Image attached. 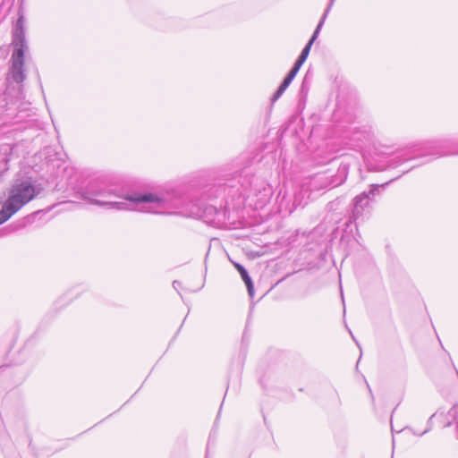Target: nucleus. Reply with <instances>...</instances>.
I'll return each mask as SVG.
<instances>
[{
	"label": "nucleus",
	"mask_w": 458,
	"mask_h": 458,
	"mask_svg": "<svg viewBox=\"0 0 458 458\" xmlns=\"http://www.w3.org/2000/svg\"><path fill=\"white\" fill-rule=\"evenodd\" d=\"M81 197L90 204L117 210H136L160 215L203 216L205 222L219 225L225 212L214 206L203 209L179 190L172 189L158 194L138 192L114 183L90 182L81 191Z\"/></svg>",
	"instance_id": "f257e3e1"
},
{
	"label": "nucleus",
	"mask_w": 458,
	"mask_h": 458,
	"mask_svg": "<svg viewBox=\"0 0 458 458\" xmlns=\"http://www.w3.org/2000/svg\"><path fill=\"white\" fill-rule=\"evenodd\" d=\"M41 188L29 180H16L8 191V197L0 210V225L9 220L26 204L35 199Z\"/></svg>",
	"instance_id": "f03ea898"
},
{
	"label": "nucleus",
	"mask_w": 458,
	"mask_h": 458,
	"mask_svg": "<svg viewBox=\"0 0 458 458\" xmlns=\"http://www.w3.org/2000/svg\"><path fill=\"white\" fill-rule=\"evenodd\" d=\"M12 45L13 46L12 55V75L15 82L21 83L25 80V74L23 72L24 52L28 49L24 17L22 15L16 21L13 31Z\"/></svg>",
	"instance_id": "7ed1b4c3"
},
{
	"label": "nucleus",
	"mask_w": 458,
	"mask_h": 458,
	"mask_svg": "<svg viewBox=\"0 0 458 458\" xmlns=\"http://www.w3.org/2000/svg\"><path fill=\"white\" fill-rule=\"evenodd\" d=\"M384 186L385 184H371L369 191H363L352 199L348 221L350 224L356 222L363 216L366 211H369V202Z\"/></svg>",
	"instance_id": "20e7f679"
},
{
	"label": "nucleus",
	"mask_w": 458,
	"mask_h": 458,
	"mask_svg": "<svg viewBox=\"0 0 458 458\" xmlns=\"http://www.w3.org/2000/svg\"><path fill=\"white\" fill-rule=\"evenodd\" d=\"M233 266L238 270V272L240 273L242 280L244 281V283H245V284L247 286L248 293L252 298L253 295H254V286H253L252 280H251L250 276L248 274V271L244 268L243 266H242L239 263L234 262Z\"/></svg>",
	"instance_id": "39448f33"
},
{
	"label": "nucleus",
	"mask_w": 458,
	"mask_h": 458,
	"mask_svg": "<svg viewBox=\"0 0 458 458\" xmlns=\"http://www.w3.org/2000/svg\"><path fill=\"white\" fill-rule=\"evenodd\" d=\"M322 27H323V21H319L315 31L313 32V35L311 36L310 39L309 40L307 45L302 49L301 55H299L300 57H301L305 60L308 58L311 46L314 43V41L317 39V38L318 37V34H319Z\"/></svg>",
	"instance_id": "423d86ee"
},
{
	"label": "nucleus",
	"mask_w": 458,
	"mask_h": 458,
	"mask_svg": "<svg viewBox=\"0 0 458 458\" xmlns=\"http://www.w3.org/2000/svg\"><path fill=\"white\" fill-rule=\"evenodd\" d=\"M458 155V140H445V156Z\"/></svg>",
	"instance_id": "0eeeda50"
},
{
	"label": "nucleus",
	"mask_w": 458,
	"mask_h": 458,
	"mask_svg": "<svg viewBox=\"0 0 458 458\" xmlns=\"http://www.w3.org/2000/svg\"><path fill=\"white\" fill-rule=\"evenodd\" d=\"M290 84H291V81H289L286 79H284L283 82L281 83V85L278 87L277 90L273 95V97L271 98L272 102H276L284 94V92L286 90V89L289 87Z\"/></svg>",
	"instance_id": "6e6552de"
},
{
	"label": "nucleus",
	"mask_w": 458,
	"mask_h": 458,
	"mask_svg": "<svg viewBox=\"0 0 458 458\" xmlns=\"http://www.w3.org/2000/svg\"><path fill=\"white\" fill-rule=\"evenodd\" d=\"M339 176H340V179L339 180H333L330 183V186L331 187H336L340 184H342L345 179H346V171L345 169H343L342 171H339Z\"/></svg>",
	"instance_id": "1a4fd4ad"
},
{
	"label": "nucleus",
	"mask_w": 458,
	"mask_h": 458,
	"mask_svg": "<svg viewBox=\"0 0 458 458\" xmlns=\"http://www.w3.org/2000/svg\"><path fill=\"white\" fill-rule=\"evenodd\" d=\"M409 159H411V157H404V158H403L402 157L398 156L394 159L392 160L391 165L395 167V166L401 165L402 163H403L404 161L409 160Z\"/></svg>",
	"instance_id": "9d476101"
},
{
	"label": "nucleus",
	"mask_w": 458,
	"mask_h": 458,
	"mask_svg": "<svg viewBox=\"0 0 458 458\" xmlns=\"http://www.w3.org/2000/svg\"><path fill=\"white\" fill-rule=\"evenodd\" d=\"M335 3V0H330L329 4H328V6L327 7V9L325 10L320 21H323V23L325 22L326 19H327V16L328 15L333 4Z\"/></svg>",
	"instance_id": "9b49d317"
},
{
	"label": "nucleus",
	"mask_w": 458,
	"mask_h": 458,
	"mask_svg": "<svg viewBox=\"0 0 458 458\" xmlns=\"http://www.w3.org/2000/svg\"><path fill=\"white\" fill-rule=\"evenodd\" d=\"M299 70H297L296 68L293 67L290 72H288V74L286 75V77L284 79L288 80L289 81H293V80L294 79V77L296 76V74L298 73Z\"/></svg>",
	"instance_id": "f8f14e48"
},
{
	"label": "nucleus",
	"mask_w": 458,
	"mask_h": 458,
	"mask_svg": "<svg viewBox=\"0 0 458 458\" xmlns=\"http://www.w3.org/2000/svg\"><path fill=\"white\" fill-rule=\"evenodd\" d=\"M305 61V59L299 56L293 67L296 68L297 70H300Z\"/></svg>",
	"instance_id": "ddd939ff"
},
{
	"label": "nucleus",
	"mask_w": 458,
	"mask_h": 458,
	"mask_svg": "<svg viewBox=\"0 0 458 458\" xmlns=\"http://www.w3.org/2000/svg\"><path fill=\"white\" fill-rule=\"evenodd\" d=\"M181 285H182L181 282H179V281H177V280H175V281H174V282H173V287H174L176 291H178V288H179V287H181Z\"/></svg>",
	"instance_id": "4468645a"
},
{
	"label": "nucleus",
	"mask_w": 458,
	"mask_h": 458,
	"mask_svg": "<svg viewBox=\"0 0 458 458\" xmlns=\"http://www.w3.org/2000/svg\"><path fill=\"white\" fill-rule=\"evenodd\" d=\"M429 429H430V428H427V429H425L423 432H421L420 435H423V434L427 433Z\"/></svg>",
	"instance_id": "2eb2a0df"
},
{
	"label": "nucleus",
	"mask_w": 458,
	"mask_h": 458,
	"mask_svg": "<svg viewBox=\"0 0 458 458\" xmlns=\"http://www.w3.org/2000/svg\"><path fill=\"white\" fill-rule=\"evenodd\" d=\"M456 428H457V438H458V423L456 425Z\"/></svg>",
	"instance_id": "dca6fc26"
},
{
	"label": "nucleus",
	"mask_w": 458,
	"mask_h": 458,
	"mask_svg": "<svg viewBox=\"0 0 458 458\" xmlns=\"http://www.w3.org/2000/svg\"><path fill=\"white\" fill-rule=\"evenodd\" d=\"M351 335H352V334L351 333ZM352 338L354 341H356V340H355V338H354V335H352Z\"/></svg>",
	"instance_id": "f3484780"
}]
</instances>
